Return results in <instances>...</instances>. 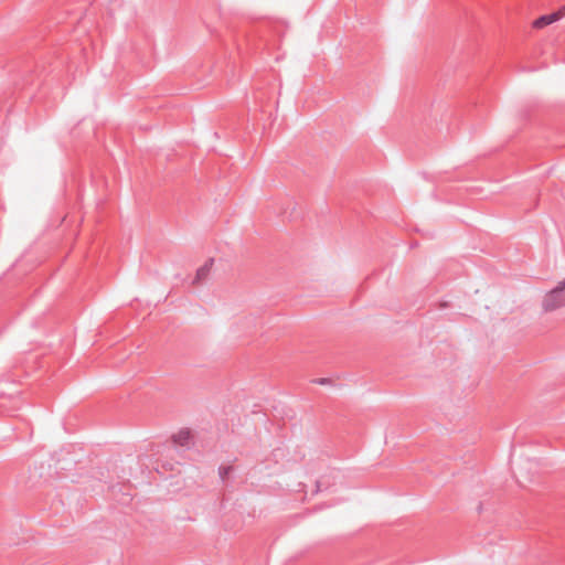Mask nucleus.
Instances as JSON below:
<instances>
[{"label": "nucleus", "mask_w": 565, "mask_h": 565, "mask_svg": "<svg viewBox=\"0 0 565 565\" xmlns=\"http://www.w3.org/2000/svg\"><path fill=\"white\" fill-rule=\"evenodd\" d=\"M565 306V278L558 285L548 291L542 302L543 310L554 311Z\"/></svg>", "instance_id": "1"}, {"label": "nucleus", "mask_w": 565, "mask_h": 565, "mask_svg": "<svg viewBox=\"0 0 565 565\" xmlns=\"http://www.w3.org/2000/svg\"><path fill=\"white\" fill-rule=\"evenodd\" d=\"M537 468L539 462L536 460L526 459L518 467L515 476L516 478H523L525 481H533Z\"/></svg>", "instance_id": "2"}, {"label": "nucleus", "mask_w": 565, "mask_h": 565, "mask_svg": "<svg viewBox=\"0 0 565 565\" xmlns=\"http://www.w3.org/2000/svg\"><path fill=\"white\" fill-rule=\"evenodd\" d=\"M565 15V9H561L556 12L541 15L539 19H536L533 22V28L535 29H542L546 25H550L558 20H561Z\"/></svg>", "instance_id": "3"}, {"label": "nucleus", "mask_w": 565, "mask_h": 565, "mask_svg": "<svg viewBox=\"0 0 565 565\" xmlns=\"http://www.w3.org/2000/svg\"><path fill=\"white\" fill-rule=\"evenodd\" d=\"M172 439L175 445L189 448L192 441L191 431L189 429H181L173 435Z\"/></svg>", "instance_id": "4"}, {"label": "nucleus", "mask_w": 565, "mask_h": 565, "mask_svg": "<svg viewBox=\"0 0 565 565\" xmlns=\"http://www.w3.org/2000/svg\"><path fill=\"white\" fill-rule=\"evenodd\" d=\"M212 265H213V259L211 258L204 265H202L200 268H198L193 284L203 281L210 275Z\"/></svg>", "instance_id": "5"}, {"label": "nucleus", "mask_w": 565, "mask_h": 565, "mask_svg": "<svg viewBox=\"0 0 565 565\" xmlns=\"http://www.w3.org/2000/svg\"><path fill=\"white\" fill-rule=\"evenodd\" d=\"M232 472V467L231 466H221L218 468V475H220V478L224 481L228 475Z\"/></svg>", "instance_id": "6"}, {"label": "nucleus", "mask_w": 565, "mask_h": 565, "mask_svg": "<svg viewBox=\"0 0 565 565\" xmlns=\"http://www.w3.org/2000/svg\"><path fill=\"white\" fill-rule=\"evenodd\" d=\"M313 382L317 383V384H320V385H326V384L330 383L331 380L330 379H326V377H321V379L315 380Z\"/></svg>", "instance_id": "7"}]
</instances>
